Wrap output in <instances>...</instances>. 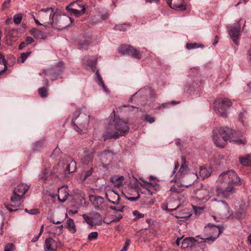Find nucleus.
Returning a JSON list of instances; mask_svg holds the SVG:
<instances>
[{"mask_svg": "<svg viewBox=\"0 0 251 251\" xmlns=\"http://www.w3.org/2000/svg\"><path fill=\"white\" fill-rule=\"evenodd\" d=\"M96 61L97 58L95 57L90 56H86L82 60L83 65L90 68L93 67L95 65Z\"/></svg>", "mask_w": 251, "mask_h": 251, "instance_id": "nucleus-22", "label": "nucleus"}, {"mask_svg": "<svg viewBox=\"0 0 251 251\" xmlns=\"http://www.w3.org/2000/svg\"><path fill=\"white\" fill-rule=\"evenodd\" d=\"M212 139L217 147L224 148L232 134V130L228 127H221L213 129Z\"/></svg>", "mask_w": 251, "mask_h": 251, "instance_id": "nucleus-3", "label": "nucleus"}, {"mask_svg": "<svg viewBox=\"0 0 251 251\" xmlns=\"http://www.w3.org/2000/svg\"><path fill=\"white\" fill-rule=\"evenodd\" d=\"M23 19L22 13H18L15 15L13 17V22L16 24H19Z\"/></svg>", "mask_w": 251, "mask_h": 251, "instance_id": "nucleus-43", "label": "nucleus"}, {"mask_svg": "<svg viewBox=\"0 0 251 251\" xmlns=\"http://www.w3.org/2000/svg\"><path fill=\"white\" fill-rule=\"evenodd\" d=\"M170 191L175 193L179 194L182 192V190L180 189L179 187L177 188V187L175 185H172L171 187Z\"/></svg>", "mask_w": 251, "mask_h": 251, "instance_id": "nucleus-52", "label": "nucleus"}, {"mask_svg": "<svg viewBox=\"0 0 251 251\" xmlns=\"http://www.w3.org/2000/svg\"><path fill=\"white\" fill-rule=\"evenodd\" d=\"M123 180L124 177L121 176H114L111 178V182L117 187L122 185Z\"/></svg>", "mask_w": 251, "mask_h": 251, "instance_id": "nucleus-29", "label": "nucleus"}, {"mask_svg": "<svg viewBox=\"0 0 251 251\" xmlns=\"http://www.w3.org/2000/svg\"><path fill=\"white\" fill-rule=\"evenodd\" d=\"M213 201L216 202L215 204V206L217 208V210L221 213L223 214H226V213H228L229 207L227 203L224 201H217L216 199H215Z\"/></svg>", "mask_w": 251, "mask_h": 251, "instance_id": "nucleus-15", "label": "nucleus"}, {"mask_svg": "<svg viewBox=\"0 0 251 251\" xmlns=\"http://www.w3.org/2000/svg\"><path fill=\"white\" fill-rule=\"evenodd\" d=\"M145 120L150 123H152L154 122V118L150 115H146L145 118Z\"/></svg>", "mask_w": 251, "mask_h": 251, "instance_id": "nucleus-55", "label": "nucleus"}, {"mask_svg": "<svg viewBox=\"0 0 251 251\" xmlns=\"http://www.w3.org/2000/svg\"><path fill=\"white\" fill-rule=\"evenodd\" d=\"M3 226H4V223H3V222H2L1 223L0 226V236L2 235L4 233Z\"/></svg>", "mask_w": 251, "mask_h": 251, "instance_id": "nucleus-61", "label": "nucleus"}, {"mask_svg": "<svg viewBox=\"0 0 251 251\" xmlns=\"http://www.w3.org/2000/svg\"><path fill=\"white\" fill-rule=\"evenodd\" d=\"M132 47L128 45H122L119 49V52L122 54H129V50H130Z\"/></svg>", "mask_w": 251, "mask_h": 251, "instance_id": "nucleus-35", "label": "nucleus"}, {"mask_svg": "<svg viewBox=\"0 0 251 251\" xmlns=\"http://www.w3.org/2000/svg\"><path fill=\"white\" fill-rule=\"evenodd\" d=\"M4 251H15L14 245L12 243H7L5 246Z\"/></svg>", "mask_w": 251, "mask_h": 251, "instance_id": "nucleus-48", "label": "nucleus"}, {"mask_svg": "<svg viewBox=\"0 0 251 251\" xmlns=\"http://www.w3.org/2000/svg\"><path fill=\"white\" fill-rule=\"evenodd\" d=\"M34 42V39L30 37V36H27L26 38V39L25 41L22 42L19 47V50H21L25 48L27 45L31 44L32 43Z\"/></svg>", "mask_w": 251, "mask_h": 251, "instance_id": "nucleus-32", "label": "nucleus"}, {"mask_svg": "<svg viewBox=\"0 0 251 251\" xmlns=\"http://www.w3.org/2000/svg\"><path fill=\"white\" fill-rule=\"evenodd\" d=\"M154 204V201L152 200H150L149 201H147L145 203L148 206H151Z\"/></svg>", "mask_w": 251, "mask_h": 251, "instance_id": "nucleus-62", "label": "nucleus"}, {"mask_svg": "<svg viewBox=\"0 0 251 251\" xmlns=\"http://www.w3.org/2000/svg\"><path fill=\"white\" fill-rule=\"evenodd\" d=\"M133 214L134 216H135V218L134 219V221H136L138 219H139L140 218H142L144 217V214L140 213L138 210H135L133 212Z\"/></svg>", "mask_w": 251, "mask_h": 251, "instance_id": "nucleus-46", "label": "nucleus"}, {"mask_svg": "<svg viewBox=\"0 0 251 251\" xmlns=\"http://www.w3.org/2000/svg\"><path fill=\"white\" fill-rule=\"evenodd\" d=\"M179 103V101H172L171 102H168L164 103H162L161 105H160L157 108H156V109H162L166 108L169 107L170 105H175L176 104Z\"/></svg>", "mask_w": 251, "mask_h": 251, "instance_id": "nucleus-37", "label": "nucleus"}, {"mask_svg": "<svg viewBox=\"0 0 251 251\" xmlns=\"http://www.w3.org/2000/svg\"><path fill=\"white\" fill-rule=\"evenodd\" d=\"M58 199L61 202H64L66 201L69 196L66 187H62L58 189Z\"/></svg>", "mask_w": 251, "mask_h": 251, "instance_id": "nucleus-21", "label": "nucleus"}, {"mask_svg": "<svg viewBox=\"0 0 251 251\" xmlns=\"http://www.w3.org/2000/svg\"><path fill=\"white\" fill-rule=\"evenodd\" d=\"M30 185L25 183H20L18 184L14 189L13 194L11 197V201L14 204H10V206L13 207H18L21 204V201L24 198L25 194L27 192Z\"/></svg>", "mask_w": 251, "mask_h": 251, "instance_id": "nucleus-5", "label": "nucleus"}, {"mask_svg": "<svg viewBox=\"0 0 251 251\" xmlns=\"http://www.w3.org/2000/svg\"><path fill=\"white\" fill-rule=\"evenodd\" d=\"M45 250L46 251H56L57 248V243L52 238H48L45 240Z\"/></svg>", "mask_w": 251, "mask_h": 251, "instance_id": "nucleus-17", "label": "nucleus"}, {"mask_svg": "<svg viewBox=\"0 0 251 251\" xmlns=\"http://www.w3.org/2000/svg\"><path fill=\"white\" fill-rule=\"evenodd\" d=\"M206 227H210L215 233L214 236H212L206 238L204 239V242H213L216 238H217L219 235L223 232V227L220 226L213 225L211 224H208L206 226Z\"/></svg>", "mask_w": 251, "mask_h": 251, "instance_id": "nucleus-11", "label": "nucleus"}, {"mask_svg": "<svg viewBox=\"0 0 251 251\" xmlns=\"http://www.w3.org/2000/svg\"><path fill=\"white\" fill-rule=\"evenodd\" d=\"M90 117L81 110L76 111L72 120L74 129L78 133H84L88 128Z\"/></svg>", "mask_w": 251, "mask_h": 251, "instance_id": "nucleus-4", "label": "nucleus"}, {"mask_svg": "<svg viewBox=\"0 0 251 251\" xmlns=\"http://www.w3.org/2000/svg\"><path fill=\"white\" fill-rule=\"evenodd\" d=\"M67 166L65 169V174L72 173L74 172L76 169V163L75 160L70 157L66 159Z\"/></svg>", "mask_w": 251, "mask_h": 251, "instance_id": "nucleus-18", "label": "nucleus"}, {"mask_svg": "<svg viewBox=\"0 0 251 251\" xmlns=\"http://www.w3.org/2000/svg\"><path fill=\"white\" fill-rule=\"evenodd\" d=\"M167 2L172 9L183 11L186 8L184 0H167Z\"/></svg>", "mask_w": 251, "mask_h": 251, "instance_id": "nucleus-13", "label": "nucleus"}, {"mask_svg": "<svg viewBox=\"0 0 251 251\" xmlns=\"http://www.w3.org/2000/svg\"><path fill=\"white\" fill-rule=\"evenodd\" d=\"M49 173V171L47 168L44 170L43 176L40 177V179L42 180L43 182H45L46 181L48 178L47 175H48Z\"/></svg>", "mask_w": 251, "mask_h": 251, "instance_id": "nucleus-51", "label": "nucleus"}, {"mask_svg": "<svg viewBox=\"0 0 251 251\" xmlns=\"http://www.w3.org/2000/svg\"><path fill=\"white\" fill-rule=\"evenodd\" d=\"M94 158V151H89L85 152V154L81 159V163L83 165H89L92 163Z\"/></svg>", "mask_w": 251, "mask_h": 251, "instance_id": "nucleus-19", "label": "nucleus"}, {"mask_svg": "<svg viewBox=\"0 0 251 251\" xmlns=\"http://www.w3.org/2000/svg\"><path fill=\"white\" fill-rule=\"evenodd\" d=\"M10 1L11 0H5V1H4L2 5L1 9L2 10H4L6 8H7Z\"/></svg>", "mask_w": 251, "mask_h": 251, "instance_id": "nucleus-54", "label": "nucleus"}, {"mask_svg": "<svg viewBox=\"0 0 251 251\" xmlns=\"http://www.w3.org/2000/svg\"><path fill=\"white\" fill-rule=\"evenodd\" d=\"M43 146V142L42 141H38L36 143V144L34 145L33 149L34 151H39L42 148Z\"/></svg>", "mask_w": 251, "mask_h": 251, "instance_id": "nucleus-50", "label": "nucleus"}, {"mask_svg": "<svg viewBox=\"0 0 251 251\" xmlns=\"http://www.w3.org/2000/svg\"><path fill=\"white\" fill-rule=\"evenodd\" d=\"M247 215L246 210L240 208L235 214V217L237 219H241L245 217Z\"/></svg>", "mask_w": 251, "mask_h": 251, "instance_id": "nucleus-36", "label": "nucleus"}, {"mask_svg": "<svg viewBox=\"0 0 251 251\" xmlns=\"http://www.w3.org/2000/svg\"><path fill=\"white\" fill-rule=\"evenodd\" d=\"M93 172V168H91V169L89 170H88L85 172L84 176V178L85 179H86L88 177H89L92 174Z\"/></svg>", "mask_w": 251, "mask_h": 251, "instance_id": "nucleus-58", "label": "nucleus"}, {"mask_svg": "<svg viewBox=\"0 0 251 251\" xmlns=\"http://www.w3.org/2000/svg\"><path fill=\"white\" fill-rule=\"evenodd\" d=\"M63 226L62 225L59 226H54L53 227V230L54 231H55V234L57 235L61 234L63 232Z\"/></svg>", "mask_w": 251, "mask_h": 251, "instance_id": "nucleus-45", "label": "nucleus"}, {"mask_svg": "<svg viewBox=\"0 0 251 251\" xmlns=\"http://www.w3.org/2000/svg\"><path fill=\"white\" fill-rule=\"evenodd\" d=\"M96 74L97 75V78H98V83L100 85H101L103 87H104V82H103V81L102 80V78L101 76L99 74L98 71L97 72Z\"/></svg>", "mask_w": 251, "mask_h": 251, "instance_id": "nucleus-53", "label": "nucleus"}, {"mask_svg": "<svg viewBox=\"0 0 251 251\" xmlns=\"http://www.w3.org/2000/svg\"><path fill=\"white\" fill-rule=\"evenodd\" d=\"M123 216L120 214L118 216H116L115 217H114L110 221V223H114V222H117L120 221V220L122 219Z\"/></svg>", "mask_w": 251, "mask_h": 251, "instance_id": "nucleus-56", "label": "nucleus"}, {"mask_svg": "<svg viewBox=\"0 0 251 251\" xmlns=\"http://www.w3.org/2000/svg\"><path fill=\"white\" fill-rule=\"evenodd\" d=\"M203 45L196 43H187L186 45V48L189 50L199 48H203Z\"/></svg>", "mask_w": 251, "mask_h": 251, "instance_id": "nucleus-39", "label": "nucleus"}, {"mask_svg": "<svg viewBox=\"0 0 251 251\" xmlns=\"http://www.w3.org/2000/svg\"><path fill=\"white\" fill-rule=\"evenodd\" d=\"M102 161L106 162L108 160H111L113 157V153L108 150H105L100 155Z\"/></svg>", "mask_w": 251, "mask_h": 251, "instance_id": "nucleus-27", "label": "nucleus"}, {"mask_svg": "<svg viewBox=\"0 0 251 251\" xmlns=\"http://www.w3.org/2000/svg\"><path fill=\"white\" fill-rule=\"evenodd\" d=\"M130 26V25L126 24H119L116 25L114 29L115 30L125 31L128 27Z\"/></svg>", "mask_w": 251, "mask_h": 251, "instance_id": "nucleus-38", "label": "nucleus"}, {"mask_svg": "<svg viewBox=\"0 0 251 251\" xmlns=\"http://www.w3.org/2000/svg\"><path fill=\"white\" fill-rule=\"evenodd\" d=\"M130 240L128 239H127L126 241L125 244L124 246L123 247V251H126L127 250V248L130 244Z\"/></svg>", "mask_w": 251, "mask_h": 251, "instance_id": "nucleus-59", "label": "nucleus"}, {"mask_svg": "<svg viewBox=\"0 0 251 251\" xmlns=\"http://www.w3.org/2000/svg\"><path fill=\"white\" fill-rule=\"evenodd\" d=\"M80 9H78L77 8H73V7H70V6H67L66 7V9L69 11L71 12L76 16H79L83 14H84L85 12V7L84 6L80 7Z\"/></svg>", "mask_w": 251, "mask_h": 251, "instance_id": "nucleus-26", "label": "nucleus"}, {"mask_svg": "<svg viewBox=\"0 0 251 251\" xmlns=\"http://www.w3.org/2000/svg\"><path fill=\"white\" fill-rule=\"evenodd\" d=\"M196 242L197 240L193 237H186L182 241L181 248L185 249L189 247H192L195 245Z\"/></svg>", "mask_w": 251, "mask_h": 251, "instance_id": "nucleus-24", "label": "nucleus"}, {"mask_svg": "<svg viewBox=\"0 0 251 251\" xmlns=\"http://www.w3.org/2000/svg\"><path fill=\"white\" fill-rule=\"evenodd\" d=\"M181 163L180 167L176 174V170L179 167V164L178 162H176L175 164V167L174 169V171L173 172V174L175 175L174 178L171 180V181H174L175 182H177L179 180L183 178L185 174H186L187 171L188 170V165L186 163L185 157L183 156H182L181 157Z\"/></svg>", "mask_w": 251, "mask_h": 251, "instance_id": "nucleus-7", "label": "nucleus"}, {"mask_svg": "<svg viewBox=\"0 0 251 251\" xmlns=\"http://www.w3.org/2000/svg\"><path fill=\"white\" fill-rule=\"evenodd\" d=\"M178 215L176 216L177 218L179 219H188L191 216V213L189 210L185 208L178 213Z\"/></svg>", "mask_w": 251, "mask_h": 251, "instance_id": "nucleus-30", "label": "nucleus"}, {"mask_svg": "<svg viewBox=\"0 0 251 251\" xmlns=\"http://www.w3.org/2000/svg\"><path fill=\"white\" fill-rule=\"evenodd\" d=\"M40 20L44 23V26H48L50 25L53 27L55 13L51 7L42 9L39 12Z\"/></svg>", "mask_w": 251, "mask_h": 251, "instance_id": "nucleus-8", "label": "nucleus"}, {"mask_svg": "<svg viewBox=\"0 0 251 251\" xmlns=\"http://www.w3.org/2000/svg\"><path fill=\"white\" fill-rule=\"evenodd\" d=\"M29 33L37 39H44L46 37V33L45 32L35 28L31 29Z\"/></svg>", "mask_w": 251, "mask_h": 251, "instance_id": "nucleus-23", "label": "nucleus"}, {"mask_svg": "<svg viewBox=\"0 0 251 251\" xmlns=\"http://www.w3.org/2000/svg\"><path fill=\"white\" fill-rule=\"evenodd\" d=\"M98 237V233L97 232H92L88 235V239L89 241L96 239Z\"/></svg>", "mask_w": 251, "mask_h": 251, "instance_id": "nucleus-49", "label": "nucleus"}, {"mask_svg": "<svg viewBox=\"0 0 251 251\" xmlns=\"http://www.w3.org/2000/svg\"><path fill=\"white\" fill-rule=\"evenodd\" d=\"M209 192L208 190L201 188L197 190L195 192V197L200 201H207L209 199Z\"/></svg>", "mask_w": 251, "mask_h": 251, "instance_id": "nucleus-14", "label": "nucleus"}, {"mask_svg": "<svg viewBox=\"0 0 251 251\" xmlns=\"http://www.w3.org/2000/svg\"><path fill=\"white\" fill-rule=\"evenodd\" d=\"M5 207L7 209H8L9 210V212H14V211H17L19 209L17 208V209H13L11 208H9L7 205H5Z\"/></svg>", "mask_w": 251, "mask_h": 251, "instance_id": "nucleus-63", "label": "nucleus"}, {"mask_svg": "<svg viewBox=\"0 0 251 251\" xmlns=\"http://www.w3.org/2000/svg\"><path fill=\"white\" fill-rule=\"evenodd\" d=\"M147 189L149 192V193L151 194V195H152V193H153V192L151 191V187H155L156 185H157V183H151V182H147Z\"/></svg>", "mask_w": 251, "mask_h": 251, "instance_id": "nucleus-47", "label": "nucleus"}, {"mask_svg": "<svg viewBox=\"0 0 251 251\" xmlns=\"http://www.w3.org/2000/svg\"><path fill=\"white\" fill-rule=\"evenodd\" d=\"M240 185V178L234 171L224 172L219 176L216 188L217 195L222 198H228L236 192L235 187Z\"/></svg>", "mask_w": 251, "mask_h": 251, "instance_id": "nucleus-1", "label": "nucleus"}, {"mask_svg": "<svg viewBox=\"0 0 251 251\" xmlns=\"http://www.w3.org/2000/svg\"><path fill=\"white\" fill-rule=\"evenodd\" d=\"M89 200L96 209H101L103 208L104 201L103 197L97 195H90Z\"/></svg>", "mask_w": 251, "mask_h": 251, "instance_id": "nucleus-10", "label": "nucleus"}, {"mask_svg": "<svg viewBox=\"0 0 251 251\" xmlns=\"http://www.w3.org/2000/svg\"><path fill=\"white\" fill-rule=\"evenodd\" d=\"M243 115H244V114L241 113L239 114V120L243 124Z\"/></svg>", "mask_w": 251, "mask_h": 251, "instance_id": "nucleus-64", "label": "nucleus"}, {"mask_svg": "<svg viewBox=\"0 0 251 251\" xmlns=\"http://www.w3.org/2000/svg\"><path fill=\"white\" fill-rule=\"evenodd\" d=\"M230 142H232L238 144H244L245 143V140L243 139L232 140H230Z\"/></svg>", "mask_w": 251, "mask_h": 251, "instance_id": "nucleus-60", "label": "nucleus"}, {"mask_svg": "<svg viewBox=\"0 0 251 251\" xmlns=\"http://www.w3.org/2000/svg\"><path fill=\"white\" fill-rule=\"evenodd\" d=\"M25 211L29 214H36L38 213V210L37 209H32L30 210H28L27 209H25Z\"/></svg>", "mask_w": 251, "mask_h": 251, "instance_id": "nucleus-57", "label": "nucleus"}, {"mask_svg": "<svg viewBox=\"0 0 251 251\" xmlns=\"http://www.w3.org/2000/svg\"><path fill=\"white\" fill-rule=\"evenodd\" d=\"M240 163L244 166H251V153L239 158Z\"/></svg>", "mask_w": 251, "mask_h": 251, "instance_id": "nucleus-31", "label": "nucleus"}, {"mask_svg": "<svg viewBox=\"0 0 251 251\" xmlns=\"http://www.w3.org/2000/svg\"><path fill=\"white\" fill-rule=\"evenodd\" d=\"M68 6H70V7H73V8H77L78 9H80V7H81V6H84V5L81 2L76 1L75 2L71 3Z\"/></svg>", "mask_w": 251, "mask_h": 251, "instance_id": "nucleus-44", "label": "nucleus"}, {"mask_svg": "<svg viewBox=\"0 0 251 251\" xmlns=\"http://www.w3.org/2000/svg\"><path fill=\"white\" fill-rule=\"evenodd\" d=\"M66 227L68 229L69 231L72 233H74L76 232V226L72 219L69 218L67 220Z\"/></svg>", "mask_w": 251, "mask_h": 251, "instance_id": "nucleus-28", "label": "nucleus"}, {"mask_svg": "<svg viewBox=\"0 0 251 251\" xmlns=\"http://www.w3.org/2000/svg\"><path fill=\"white\" fill-rule=\"evenodd\" d=\"M128 54L136 59H140L141 58L140 52L133 47H131L130 50H129Z\"/></svg>", "mask_w": 251, "mask_h": 251, "instance_id": "nucleus-34", "label": "nucleus"}, {"mask_svg": "<svg viewBox=\"0 0 251 251\" xmlns=\"http://www.w3.org/2000/svg\"><path fill=\"white\" fill-rule=\"evenodd\" d=\"M211 171L209 168L205 167H200L199 176L202 179L209 176L211 175Z\"/></svg>", "mask_w": 251, "mask_h": 251, "instance_id": "nucleus-25", "label": "nucleus"}, {"mask_svg": "<svg viewBox=\"0 0 251 251\" xmlns=\"http://www.w3.org/2000/svg\"><path fill=\"white\" fill-rule=\"evenodd\" d=\"M92 43V38L89 36H85L81 38L78 42V45L80 48L87 50L89 46Z\"/></svg>", "mask_w": 251, "mask_h": 251, "instance_id": "nucleus-20", "label": "nucleus"}, {"mask_svg": "<svg viewBox=\"0 0 251 251\" xmlns=\"http://www.w3.org/2000/svg\"><path fill=\"white\" fill-rule=\"evenodd\" d=\"M82 217L87 224L91 226H100L102 224L103 217L98 212H94L87 215L84 214Z\"/></svg>", "mask_w": 251, "mask_h": 251, "instance_id": "nucleus-9", "label": "nucleus"}, {"mask_svg": "<svg viewBox=\"0 0 251 251\" xmlns=\"http://www.w3.org/2000/svg\"><path fill=\"white\" fill-rule=\"evenodd\" d=\"M129 130L127 121L115 117L112 123L108 125V128L103 135L104 139H118L121 136H125Z\"/></svg>", "mask_w": 251, "mask_h": 251, "instance_id": "nucleus-2", "label": "nucleus"}, {"mask_svg": "<svg viewBox=\"0 0 251 251\" xmlns=\"http://www.w3.org/2000/svg\"><path fill=\"white\" fill-rule=\"evenodd\" d=\"M31 51H27L26 52L22 53L20 55V58L21 59V63H23L26 60L27 58L31 55Z\"/></svg>", "mask_w": 251, "mask_h": 251, "instance_id": "nucleus-42", "label": "nucleus"}, {"mask_svg": "<svg viewBox=\"0 0 251 251\" xmlns=\"http://www.w3.org/2000/svg\"><path fill=\"white\" fill-rule=\"evenodd\" d=\"M131 191H135L136 194V196H134V197H133V196H131L129 194V196H126V198L129 201H136L137 200H138L139 198H140V194L137 193V192H136L134 189H131L130 190Z\"/></svg>", "mask_w": 251, "mask_h": 251, "instance_id": "nucleus-41", "label": "nucleus"}, {"mask_svg": "<svg viewBox=\"0 0 251 251\" xmlns=\"http://www.w3.org/2000/svg\"><path fill=\"white\" fill-rule=\"evenodd\" d=\"M240 26L237 27L231 26L228 29L229 34L234 43L237 45H239V41L240 38Z\"/></svg>", "mask_w": 251, "mask_h": 251, "instance_id": "nucleus-12", "label": "nucleus"}, {"mask_svg": "<svg viewBox=\"0 0 251 251\" xmlns=\"http://www.w3.org/2000/svg\"><path fill=\"white\" fill-rule=\"evenodd\" d=\"M38 93L42 98H46L48 96V90L46 88L43 87L38 89Z\"/></svg>", "mask_w": 251, "mask_h": 251, "instance_id": "nucleus-40", "label": "nucleus"}, {"mask_svg": "<svg viewBox=\"0 0 251 251\" xmlns=\"http://www.w3.org/2000/svg\"><path fill=\"white\" fill-rule=\"evenodd\" d=\"M6 70V62L4 57L0 54V75Z\"/></svg>", "mask_w": 251, "mask_h": 251, "instance_id": "nucleus-33", "label": "nucleus"}, {"mask_svg": "<svg viewBox=\"0 0 251 251\" xmlns=\"http://www.w3.org/2000/svg\"><path fill=\"white\" fill-rule=\"evenodd\" d=\"M214 110L219 116L226 118L227 111L232 105L231 101L227 98H219L213 102Z\"/></svg>", "mask_w": 251, "mask_h": 251, "instance_id": "nucleus-6", "label": "nucleus"}, {"mask_svg": "<svg viewBox=\"0 0 251 251\" xmlns=\"http://www.w3.org/2000/svg\"><path fill=\"white\" fill-rule=\"evenodd\" d=\"M106 197L107 200L113 204H118L119 202L120 199V196L119 194L114 190L108 191L106 193Z\"/></svg>", "mask_w": 251, "mask_h": 251, "instance_id": "nucleus-16", "label": "nucleus"}]
</instances>
